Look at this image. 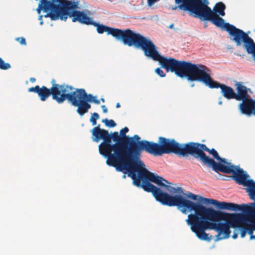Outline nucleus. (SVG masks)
I'll use <instances>...</instances> for the list:
<instances>
[{"instance_id": "0eeeda50", "label": "nucleus", "mask_w": 255, "mask_h": 255, "mask_svg": "<svg viewBox=\"0 0 255 255\" xmlns=\"http://www.w3.org/2000/svg\"><path fill=\"white\" fill-rule=\"evenodd\" d=\"M204 151L208 152L215 159H220L217 151L214 149H209L202 143L190 142L185 144H180L174 139H170L167 154L173 153L179 156L185 157L190 154L196 159H199L204 164L209 167L213 166L210 161L214 160L207 156Z\"/></svg>"}, {"instance_id": "6e6552de", "label": "nucleus", "mask_w": 255, "mask_h": 255, "mask_svg": "<svg viewBox=\"0 0 255 255\" xmlns=\"http://www.w3.org/2000/svg\"><path fill=\"white\" fill-rule=\"evenodd\" d=\"M59 104L67 100L72 106L77 107V112L82 116L91 108V105L84 100L86 92L84 89H75L65 84L61 85Z\"/></svg>"}, {"instance_id": "393cba45", "label": "nucleus", "mask_w": 255, "mask_h": 255, "mask_svg": "<svg viewBox=\"0 0 255 255\" xmlns=\"http://www.w3.org/2000/svg\"><path fill=\"white\" fill-rule=\"evenodd\" d=\"M99 119V115L97 113H94L92 114L90 121L92 123L93 126H95L97 124V120Z\"/></svg>"}, {"instance_id": "b1692460", "label": "nucleus", "mask_w": 255, "mask_h": 255, "mask_svg": "<svg viewBox=\"0 0 255 255\" xmlns=\"http://www.w3.org/2000/svg\"><path fill=\"white\" fill-rule=\"evenodd\" d=\"M10 65L8 63H5L0 57V69L1 70H7L10 68Z\"/></svg>"}, {"instance_id": "7ed1b4c3", "label": "nucleus", "mask_w": 255, "mask_h": 255, "mask_svg": "<svg viewBox=\"0 0 255 255\" xmlns=\"http://www.w3.org/2000/svg\"><path fill=\"white\" fill-rule=\"evenodd\" d=\"M75 14L73 22L78 21L82 24L94 25L97 27L99 33L102 34L107 32L108 34H111L117 40L122 41L126 45L129 47L134 46L141 49L145 56L159 62L162 66L166 57L159 54L157 47L149 38L129 29L122 30L100 24L94 21L92 17H89L82 11L77 10Z\"/></svg>"}, {"instance_id": "6ab92c4d", "label": "nucleus", "mask_w": 255, "mask_h": 255, "mask_svg": "<svg viewBox=\"0 0 255 255\" xmlns=\"http://www.w3.org/2000/svg\"><path fill=\"white\" fill-rule=\"evenodd\" d=\"M210 162L211 163L213 164V166L211 167L216 172L220 171L227 174H233L237 167L231 164L229 165V166L225 165L219 162H216L214 160H212Z\"/></svg>"}, {"instance_id": "c9c22d12", "label": "nucleus", "mask_w": 255, "mask_h": 255, "mask_svg": "<svg viewBox=\"0 0 255 255\" xmlns=\"http://www.w3.org/2000/svg\"><path fill=\"white\" fill-rule=\"evenodd\" d=\"M35 78H30V81L32 83H34L35 82Z\"/></svg>"}, {"instance_id": "f704fd0d", "label": "nucleus", "mask_w": 255, "mask_h": 255, "mask_svg": "<svg viewBox=\"0 0 255 255\" xmlns=\"http://www.w3.org/2000/svg\"><path fill=\"white\" fill-rule=\"evenodd\" d=\"M42 15H40V16H39V19L40 20H41V21H40V25H42V24H43V21H42Z\"/></svg>"}, {"instance_id": "72a5a7b5", "label": "nucleus", "mask_w": 255, "mask_h": 255, "mask_svg": "<svg viewBox=\"0 0 255 255\" xmlns=\"http://www.w3.org/2000/svg\"><path fill=\"white\" fill-rule=\"evenodd\" d=\"M232 176H225V178H222L224 180H227L228 179H230Z\"/></svg>"}, {"instance_id": "a878e982", "label": "nucleus", "mask_w": 255, "mask_h": 255, "mask_svg": "<svg viewBox=\"0 0 255 255\" xmlns=\"http://www.w3.org/2000/svg\"><path fill=\"white\" fill-rule=\"evenodd\" d=\"M156 73L161 77H164L166 74L164 73L163 71L160 68H157L155 70Z\"/></svg>"}, {"instance_id": "473e14b6", "label": "nucleus", "mask_w": 255, "mask_h": 255, "mask_svg": "<svg viewBox=\"0 0 255 255\" xmlns=\"http://www.w3.org/2000/svg\"><path fill=\"white\" fill-rule=\"evenodd\" d=\"M238 233L234 232L233 235L232 236V238L234 239H237V238L238 237Z\"/></svg>"}, {"instance_id": "c756f323", "label": "nucleus", "mask_w": 255, "mask_h": 255, "mask_svg": "<svg viewBox=\"0 0 255 255\" xmlns=\"http://www.w3.org/2000/svg\"><path fill=\"white\" fill-rule=\"evenodd\" d=\"M147 3L149 6L152 5L155 2H156L158 0H147Z\"/></svg>"}, {"instance_id": "dca6fc26", "label": "nucleus", "mask_w": 255, "mask_h": 255, "mask_svg": "<svg viewBox=\"0 0 255 255\" xmlns=\"http://www.w3.org/2000/svg\"><path fill=\"white\" fill-rule=\"evenodd\" d=\"M240 109L244 114L255 115V100L249 98L242 100V103L240 104Z\"/></svg>"}, {"instance_id": "9b49d317", "label": "nucleus", "mask_w": 255, "mask_h": 255, "mask_svg": "<svg viewBox=\"0 0 255 255\" xmlns=\"http://www.w3.org/2000/svg\"><path fill=\"white\" fill-rule=\"evenodd\" d=\"M39 3L43 6V11L48 12L49 10H63L78 8V2L67 0H40Z\"/></svg>"}, {"instance_id": "1a4fd4ad", "label": "nucleus", "mask_w": 255, "mask_h": 255, "mask_svg": "<svg viewBox=\"0 0 255 255\" xmlns=\"http://www.w3.org/2000/svg\"><path fill=\"white\" fill-rule=\"evenodd\" d=\"M177 6L172 9L179 8L188 11L190 15L203 20L210 8L208 0H175Z\"/></svg>"}, {"instance_id": "cd10ccee", "label": "nucleus", "mask_w": 255, "mask_h": 255, "mask_svg": "<svg viewBox=\"0 0 255 255\" xmlns=\"http://www.w3.org/2000/svg\"><path fill=\"white\" fill-rule=\"evenodd\" d=\"M175 193H178L179 194H183V190L181 187H178L176 188Z\"/></svg>"}, {"instance_id": "c85d7f7f", "label": "nucleus", "mask_w": 255, "mask_h": 255, "mask_svg": "<svg viewBox=\"0 0 255 255\" xmlns=\"http://www.w3.org/2000/svg\"><path fill=\"white\" fill-rule=\"evenodd\" d=\"M217 160L218 161H220L221 162L223 163H224V164H227L228 165H230L231 163H228L226 159L225 158H222L220 157V159H217Z\"/></svg>"}, {"instance_id": "a211bd4d", "label": "nucleus", "mask_w": 255, "mask_h": 255, "mask_svg": "<svg viewBox=\"0 0 255 255\" xmlns=\"http://www.w3.org/2000/svg\"><path fill=\"white\" fill-rule=\"evenodd\" d=\"M235 86L237 91V93H235L236 100L242 101L249 98L248 91L250 90V89L244 86L241 82H235Z\"/></svg>"}, {"instance_id": "423d86ee", "label": "nucleus", "mask_w": 255, "mask_h": 255, "mask_svg": "<svg viewBox=\"0 0 255 255\" xmlns=\"http://www.w3.org/2000/svg\"><path fill=\"white\" fill-rule=\"evenodd\" d=\"M225 9L226 5L223 2L216 3L213 9L210 8L202 21H210L217 27L226 30L232 36L231 39L236 43L237 46L243 45V47L246 49L252 38L243 30L229 23L225 22L224 19L220 16H225Z\"/></svg>"}, {"instance_id": "f3484780", "label": "nucleus", "mask_w": 255, "mask_h": 255, "mask_svg": "<svg viewBox=\"0 0 255 255\" xmlns=\"http://www.w3.org/2000/svg\"><path fill=\"white\" fill-rule=\"evenodd\" d=\"M232 174V178L239 185L246 186L249 182V180L247 179L249 175L245 173L243 169L237 166Z\"/></svg>"}, {"instance_id": "a19ab883", "label": "nucleus", "mask_w": 255, "mask_h": 255, "mask_svg": "<svg viewBox=\"0 0 255 255\" xmlns=\"http://www.w3.org/2000/svg\"><path fill=\"white\" fill-rule=\"evenodd\" d=\"M123 177H124V178H125L126 177V175H124Z\"/></svg>"}, {"instance_id": "5701e85b", "label": "nucleus", "mask_w": 255, "mask_h": 255, "mask_svg": "<svg viewBox=\"0 0 255 255\" xmlns=\"http://www.w3.org/2000/svg\"><path fill=\"white\" fill-rule=\"evenodd\" d=\"M102 122L108 127L113 128L116 126V123L113 120L105 119H103Z\"/></svg>"}, {"instance_id": "2eb2a0df", "label": "nucleus", "mask_w": 255, "mask_h": 255, "mask_svg": "<svg viewBox=\"0 0 255 255\" xmlns=\"http://www.w3.org/2000/svg\"><path fill=\"white\" fill-rule=\"evenodd\" d=\"M77 11V9H74V10L65 9L63 10H49V11H50V12L47 13L45 17H50L52 20H56L59 18L62 20H66L69 16L72 18V20L73 21Z\"/></svg>"}, {"instance_id": "7c9ffc66", "label": "nucleus", "mask_w": 255, "mask_h": 255, "mask_svg": "<svg viewBox=\"0 0 255 255\" xmlns=\"http://www.w3.org/2000/svg\"><path fill=\"white\" fill-rule=\"evenodd\" d=\"M41 10H43V6L41 5L40 3H39L38 8H37V12L39 14Z\"/></svg>"}, {"instance_id": "4c0bfd02", "label": "nucleus", "mask_w": 255, "mask_h": 255, "mask_svg": "<svg viewBox=\"0 0 255 255\" xmlns=\"http://www.w3.org/2000/svg\"><path fill=\"white\" fill-rule=\"evenodd\" d=\"M120 106H121V105H120V103H118L116 104V108H120Z\"/></svg>"}, {"instance_id": "f03ea898", "label": "nucleus", "mask_w": 255, "mask_h": 255, "mask_svg": "<svg viewBox=\"0 0 255 255\" xmlns=\"http://www.w3.org/2000/svg\"><path fill=\"white\" fill-rule=\"evenodd\" d=\"M242 220L241 214L227 213L199 204L194 214H189L186 221L200 240L210 241L212 237L205 233L207 229L218 232L216 241L228 238L230 228H239L241 237L244 238L247 232L245 225H241Z\"/></svg>"}, {"instance_id": "f257e3e1", "label": "nucleus", "mask_w": 255, "mask_h": 255, "mask_svg": "<svg viewBox=\"0 0 255 255\" xmlns=\"http://www.w3.org/2000/svg\"><path fill=\"white\" fill-rule=\"evenodd\" d=\"M129 131L128 127L118 131L111 132L101 128L100 125L94 128L91 132L94 141H103L99 145L100 154L107 158V164L115 167L118 171L124 169L129 170L130 174L134 169H138L144 163L140 159L142 151L154 156H161L167 154L169 138L160 136L158 143L146 140H140V137L135 134L132 136H127Z\"/></svg>"}, {"instance_id": "412c9836", "label": "nucleus", "mask_w": 255, "mask_h": 255, "mask_svg": "<svg viewBox=\"0 0 255 255\" xmlns=\"http://www.w3.org/2000/svg\"><path fill=\"white\" fill-rule=\"evenodd\" d=\"M246 50L248 54H251L253 55L254 59L255 61V43L252 38Z\"/></svg>"}, {"instance_id": "bb28decb", "label": "nucleus", "mask_w": 255, "mask_h": 255, "mask_svg": "<svg viewBox=\"0 0 255 255\" xmlns=\"http://www.w3.org/2000/svg\"><path fill=\"white\" fill-rule=\"evenodd\" d=\"M16 40L22 45H25L26 44L25 39L24 37H18L16 38Z\"/></svg>"}, {"instance_id": "f8f14e48", "label": "nucleus", "mask_w": 255, "mask_h": 255, "mask_svg": "<svg viewBox=\"0 0 255 255\" xmlns=\"http://www.w3.org/2000/svg\"><path fill=\"white\" fill-rule=\"evenodd\" d=\"M145 166V165L141 166L138 169L140 178H148L150 181L156 184L157 185L165 187L170 193H175L176 188L166 185L163 182L164 181L168 184H170L171 183L169 182L162 177L156 175L154 173L148 171Z\"/></svg>"}, {"instance_id": "9d476101", "label": "nucleus", "mask_w": 255, "mask_h": 255, "mask_svg": "<svg viewBox=\"0 0 255 255\" xmlns=\"http://www.w3.org/2000/svg\"><path fill=\"white\" fill-rule=\"evenodd\" d=\"M51 83L52 87L50 89L44 86L40 87L39 86L36 85L34 87L28 88V92L37 93L42 101H45L50 95H52V99L59 104L61 85L56 84L54 79L51 80Z\"/></svg>"}, {"instance_id": "ea45409f", "label": "nucleus", "mask_w": 255, "mask_h": 255, "mask_svg": "<svg viewBox=\"0 0 255 255\" xmlns=\"http://www.w3.org/2000/svg\"><path fill=\"white\" fill-rule=\"evenodd\" d=\"M101 100L104 103L105 102V99L104 98H101Z\"/></svg>"}, {"instance_id": "ddd939ff", "label": "nucleus", "mask_w": 255, "mask_h": 255, "mask_svg": "<svg viewBox=\"0 0 255 255\" xmlns=\"http://www.w3.org/2000/svg\"><path fill=\"white\" fill-rule=\"evenodd\" d=\"M229 207L226 208V210L231 211H242L245 214L249 216L251 219L250 225H244L247 233L251 236L253 235L254 231H255V208L254 207H246L244 208H240V206L237 204L233 203H229Z\"/></svg>"}, {"instance_id": "aec40b11", "label": "nucleus", "mask_w": 255, "mask_h": 255, "mask_svg": "<svg viewBox=\"0 0 255 255\" xmlns=\"http://www.w3.org/2000/svg\"><path fill=\"white\" fill-rule=\"evenodd\" d=\"M246 186H247L246 188V192L248 193L250 198L253 200H255V182L252 179H249V182ZM239 205L240 206V208H245V206L249 207H254L255 208V202L249 204H243Z\"/></svg>"}, {"instance_id": "4be33fe9", "label": "nucleus", "mask_w": 255, "mask_h": 255, "mask_svg": "<svg viewBox=\"0 0 255 255\" xmlns=\"http://www.w3.org/2000/svg\"><path fill=\"white\" fill-rule=\"evenodd\" d=\"M96 97L93 96L91 94H88L86 93V95L85 97L84 98V100L86 101L87 103L90 102H93L95 103L96 104L99 105L100 104V101L99 100L96 99Z\"/></svg>"}, {"instance_id": "20e7f679", "label": "nucleus", "mask_w": 255, "mask_h": 255, "mask_svg": "<svg viewBox=\"0 0 255 255\" xmlns=\"http://www.w3.org/2000/svg\"><path fill=\"white\" fill-rule=\"evenodd\" d=\"M161 67L166 72H174L178 77L186 78L189 81L203 83L211 89L220 88L223 96L227 99H235L234 89L224 84L215 81L210 74V69L203 64H195L189 62L178 61L173 58L166 57Z\"/></svg>"}, {"instance_id": "39448f33", "label": "nucleus", "mask_w": 255, "mask_h": 255, "mask_svg": "<svg viewBox=\"0 0 255 255\" xmlns=\"http://www.w3.org/2000/svg\"><path fill=\"white\" fill-rule=\"evenodd\" d=\"M132 168V167H131ZM134 171L130 174L128 169H124L128 172V176L133 180V184L137 187H141L148 192H151L155 199L162 205L171 206H177L180 211L185 214L188 212H195L199 204L193 203L191 200L186 199L181 195L171 196L166 192H163L159 188L157 187L151 183L145 181H150L148 178H140L138 169L133 167Z\"/></svg>"}, {"instance_id": "58836bf2", "label": "nucleus", "mask_w": 255, "mask_h": 255, "mask_svg": "<svg viewBox=\"0 0 255 255\" xmlns=\"http://www.w3.org/2000/svg\"><path fill=\"white\" fill-rule=\"evenodd\" d=\"M174 26V24L173 23H172L171 24H170L169 26V28H172Z\"/></svg>"}, {"instance_id": "e433bc0d", "label": "nucleus", "mask_w": 255, "mask_h": 255, "mask_svg": "<svg viewBox=\"0 0 255 255\" xmlns=\"http://www.w3.org/2000/svg\"><path fill=\"white\" fill-rule=\"evenodd\" d=\"M255 239V235H252L250 236V240Z\"/></svg>"}, {"instance_id": "2f4dec72", "label": "nucleus", "mask_w": 255, "mask_h": 255, "mask_svg": "<svg viewBox=\"0 0 255 255\" xmlns=\"http://www.w3.org/2000/svg\"><path fill=\"white\" fill-rule=\"evenodd\" d=\"M101 107L104 113H107L108 112V109L105 105H102Z\"/></svg>"}, {"instance_id": "79ce46f5", "label": "nucleus", "mask_w": 255, "mask_h": 255, "mask_svg": "<svg viewBox=\"0 0 255 255\" xmlns=\"http://www.w3.org/2000/svg\"><path fill=\"white\" fill-rule=\"evenodd\" d=\"M219 104H222V102H219Z\"/></svg>"}, {"instance_id": "37998d69", "label": "nucleus", "mask_w": 255, "mask_h": 255, "mask_svg": "<svg viewBox=\"0 0 255 255\" xmlns=\"http://www.w3.org/2000/svg\"><path fill=\"white\" fill-rule=\"evenodd\" d=\"M191 86H192V87H193V86H194V84H192V85H191Z\"/></svg>"}, {"instance_id": "4468645a", "label": "nucleus", "mask_w": 255, "mask_h": 255, "mask_svg": "<svg viewBox=\"0 0 255 255\" xmlns=\"http://www.w3.org/2000/svg\"><path fill=\"white\" fill-rule=\"evenodd\" d=\"M186 196L187 198L192 199L194 201H198V202H195V203L199 204L202 205L203 206H204L203 204L207 205L209 204H213L216 206L219 209H226V208L229 207V203L226 202H220L215 199L204 198L200 195L194 194L190 192H188V193L186 194ZM191 201L195 203V202L192 201Z\"/></svg>"}]
</instances>
